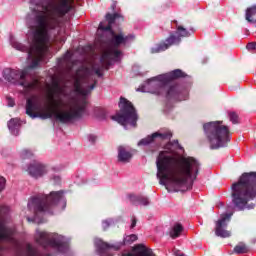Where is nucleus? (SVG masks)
<instances>
[{"instance_id": "nucleus-9", "label": "nucleus", "mask_w": 256, "mask_h": 256, "mask_svg": "<svg viewBox=\"0 0 256 256\" xmlns=\"http://www.w3.org/2000/svg\"><path fill=\"white\" fill-rule=\"evenodd\" d=\"M2 77L11 85H20L27 93L39 89V80L32 79L31 74H29V68H4Z\"/></svg>"}, {"instance_id": "nucleus-1", "label": "nucleus", "mask_w": 256, "mask_h": 256, "mask_svg": "<svg viewBox=\"0 0 256 256\" xmlns=\"http://www.w3.org/2000/svg\"><path fill=\"white\" fill-rule=\"evenodd\" d=\"M95 75L101 77V67L95 64L88 66L82 64L74 74L71 75L69 82L64 84L53 81L48 95V101L39 97L32 96L27 99L26 113L32 119H55L60 123H73L81 119L85 113L89 95L97 85Z\"/></svg>"}, {"instance_id": "nucleus-2", "label": "nucleus", "mask_w": 256, "mask_h": 256, "mask_svg": "<svg viewBox=\"0 0 256 256\" xmlns=\"http://www.w3.org/2000/svg\"><path fill=\"white\" fill-rule=\"evenodd\" d=\"M63 8H56L54 4L45 6L44 11H33L28 16L26 43L21 42L19 36L9 35V45L15 51L27 53L30 69L47 63V54L51 39L61 35L65 27V17H61Z\"/></svg>"}, {"instance_id": "nucleus-27", "label": "nucleus", "mask_w": 256, "mask_h": 256, "mask_svg": "<svg viewBox=\"0 0 256 256\" xmlns=\"http://www.w3.org/2000/svg\"><path fill=\"white\" fill-rule=\"evenodd\" d=\"M135 241H137V235H128L124 238V245H131V243H135Z\"/></svg>"}, {"instance_id": "nucleus-4", "label": "nucleus", "mask_w": 256, "mask_h": 256, "mask_svg": "<svg viewBox=\"0 0 256 256\" xmlns=\"http://www.w3.org/2000/svg\"><path fill=\"white\" fill-rule=\"evenodd\" d=\"M119 17H121L119 13L106 14L108 25L105 26V24L101 22L97 30L96 43H100L102 47H106L100 58V63H102L106 69H109V66H111L113 62L121 61V57H123V53L117 49V47L127 45L129 39L134 38L132 35L124 36L123 33L115 34L111 31V26L115 23V19H119Z\"/></svg>"}, {"instance_id": "nucleus-22", "label": "nucleus", "mask_w": 256, "mask_h": 256, "mask_svg": "<svg viewBox=\"0 0 256 256\" xmlns=\"http://www.w3.org/2000/svg\"><path fill=\"white\" fill-rule=\"evenodd\" d=\"M130 201L133 203V205H143L144 207H147L149 205V198L145 196H137V195H130Z\"/></svg>"}, {"instance_id": "nucleus-10", "label": "nucleus", "mask_w": 256, "mask_h": 256, "mask_svg": "<svg viewBox=\"0 0 256 256\" xmlns=\"http://www.w3.org/2000/svg\"><path fill=\"white\" fill-rule=\"evenodd\" d=\"M120 112L112 116L113 121H117L124 129H129V127H137V112L133 104L127 99L121 97L119 102Z\"/></svg>"}, {"instance_id": "nucleus-33", "label": "nucleus", "mask_w": 256, "mask_h": 256, "mask_svg": "<svg viewBox=\"0 0 256 256\" xmlns=\"http://www.w3.org/2000/svg\"><path fill=\"white\" fill-rule=\"evenodd\" d=\"M136 226H137V218L132 217L130 229H135Z\"/></svg>"}, {"instance_id": "nucleus-38", "label": "nucleus", "mask_w": 256, "mask_h": 256, "mask_svg": "<svg viewBox=\"0 0 256 256\" xmlns=\"http://www.w3.org/2000/svg\"><path fill=\"white\" fill-rule=\"evenodd\" d=\"M27 220H28V221H31V218L28 217Z\"/></svg>"}, {"instance_id": "nucleus-23", "label": "nucleus", "mask_w": 256, "mask_h": 256, "mask_svg": "<svg viewBox=\"0 0 256 256\" xmlns=\"http://www.w3.org/2000/svg\"><path fill=\"white\" fill-rule=\"evenodd\" d=\"M182 231H183V226L180 223H176L170 230V237L172 239H177V237H179V235H181Z\"/></svg>"}, {"instance_id": "nucleus-28", "label": "nucleus", "mask_w": 256, "mask_h": 256, "mask_svg": "<svg viewBox=\"0 0 256 256\" xmlns=\"http://www.w3.org/2000/svg\"><path fill=\"white\" fill-rule=\"evenodd\" d=\"M229 119L232 123H237L239 116H237V113H235V112H230Z\"/></svg>"}, {"instance_id": "nucleus-24", "label": "nucleus", "mask_w": 256, "mask_h": 256, "mask_svg": "<svg viewBox=\"0 0 256 256\" xmlns=\"http://www.w3.org/2000/svg\"><path fill=\"white\" fill-rule=\"evenodd\" d=\"M249 251V248L245 243L240 242L234 247V253H237L238 255H241L242 253H247Z\"/></svg>"}, {"instance_id": "nucleus-31", "label": "nucleus", "mask_w": 256, "mask_h": 256, "mask_svg": "<svg viewBox=\"0 0 256 256\" xmlns=\"http://www.w3.org/2000/svg\"><path fill=\"white\" fill-rule=\"evenodd\" d=\"M5 183H6L5 178L0 176V193H1V191L5 190Z\"/></svg>"}, {"instance_id": "nucleus-26", "label": "nucleus", "mask_w": 256, "mask_h": 256, "mask_svg": "<svg viewBox=\"0 0 256 256\" xmlns=\"http://www.w3.org/2000/svg\"><path fill=\"white\" fill-rule=\"evenodd\" d=\"M33 155H34V153L29 149H23L20 152V157L22 159H31V157H33Z\"/></svg>"}, {"instance_id": "nucleus-29", "label": "nucleus", "mask_w": 256, "mask_h": 256, "mask_svg": "<svg viewBox=\"0 0 256 256\" xmlns=\"http://www.w3.org/2000/svg\"><path fill=\"white\" fill-rule=\"evenodd\" d=\"M113 224V220L109 219V220H104L102 222V227L103 229H107L109 226H111Z\"/></svg>"}, {"instance_id": "nucleus-25", "label": "nucleus", "mask_w": 256, "mask_h": 256, "mask_svg": "<svg viewBox=\"0 0 256 256\" xmlns=\"http://www.w3.org/2000/svg\"><path fill=\"white\" fill-rule=\"evenodd\" d=\"M253 15H256V6L247 8V10H246V21H248V23H255V21L253 19H251V17H253Z\"/></svg>"}, {"instance_id": "nucleus-37", "label": "nucleus", "mask_w": 256, "mask_h": 256, "mask_svg": "<svg viewBox=\"0 0 256 256\" xmlns=\"http://www.w3.org/2000/svg\"><path fill=\"white\" fill-rule=\"evenodd\" d=\"M174 143H176V145H179V141H177V140H176V141H174Z\"/></svg>"}, {"instance_id": "nucleus-8", "label": "nucleus", "mask_w": 256, "mask_h": 256, "mask_svg": "<svg viewBox=\"0 0 256 256\" xmlns=\"http://www.w3.org/2000/svg\"><path fill=\"white\" fill-rule=\"evenodd\" d=\"M180 77H187V74L181 71V69H176L172 72L148 79L137 91L151 93L152 95H163V91L169 87V83L172 82L173 79H179Z\"/></svg>"}, {"instance_id": "nucleus-34", "label": "nucleus", "mask_w": 256, "mask_h": 256, "mask_svg": "<svg viewBox=\"0 0 256 256\" xmlns=\"http://www.w3.org/2000/svg\"><path fill=\"white\" fill-rule=\"evenodd\" d=\"M8 107H15V100L7 98Z\"/></svg>"}, {"instance_id": "nucleus-12", "label": "nucleus", "mask_w": 256, "mask_h": 256, "mask_svg": "<svg viewBox=\"0 0 256 256\" xmlns=\"http://www.w3.org/2000/svg\"><path fill=\"white\" fill-rule=\"evenodd\" d=\"M191 34L183 26H178L175 34L171 35L165 42L156 44L151 48V53H161L167 51L171 45H179L181 37H189Z\"/></svg>"}, {"instance_id": "nucleus-5", "label": "nucleus", "mask_w": 256, "mask_h": 256, "mask_svg": "<svg viewBox=\"0 0 256 256\" xmlns=\"http://www.w3.org/2000/svg\"><path fill=\"white\" fill-rule=\"evenodd\" d=\"M231 189L232 203L237 211L255 209V204L249 201L256 199V172L243 173Z\"/></svg>"}, {"instance_id": "nucleus-13", "label": "nucleus", "mask_w": 256, "mask_h": 256, "mask_svg": "<svg viewBox=\"0 0 256 256\" xmlns=\"http://www.w3.org/2000/svg\"><path fill=\"white\" fill-rule=\"evenodd\" d=\"M171 137H173V134L171 133V131H158L140 140L138 142V147H141V145L143 146L153 145V144L161 145L163 141H169Z\"/></svg>"}, {"instance_id": "nucleus-14", "label": "nucleus", "mask_w": 256, "mask_h": 256, "mask_svg": "<svg viewBox=\"0 0 256 256\" xmlns=\"http://www.w3.org/2000/svg\"><path fill=\"white\" fill-rule=\"evenodd\" d=\"M94 245L99 256H115V254H113V251H119V249H121V245L123 244H109L107 242H103V240L99 238H96L94 241Z\"/></svg>"}, {"instance_id": "nucleus-36", "label": "nucleus", "mask_w": 256, "mask_h": 256, "mask_svg": "<svg viewBox=\"0 0 256 256\" xmlns=\"http://www.w3.org/2000/svg\"><path fill=\"white\" fill-rule=\"evenodd\" d=\"M175 255L176 256H186L185 254H183L181 251H179V250H177L176 252H175Z\"/></svg>"}, {"instance_id": "nucleus-18", "label": "nucleus", "mask_w": 256, "mask_h": 256, "mask_svg": "<svg viewBox=\"0 0 256 256\" xmlns=\"http://www.w3.org/2000/svg\"><path fill=\"white\" fill-rule=\"evenodd\" d=\"M121 256H155L145 245L138 244L131 251H124Z\"/></svg>"}, {"instance_id": "nucleus-6", "label": "nucleus", "mask_w": 256, "mask_h": 256, "mask_svg": "<svg viewBox=\"0 0 256 256\" xmlns=\"http://www.w3.org/2000/svg\"><path fill=\"white\" fill-rule=\"evenodd\" d=\"M54 207L61 211L67 207L63 190L50 192L49 195L40 194L28 201V211L34 213V219L37 218L38 213H53Z\"/></svg>"}, {"instance_id": "nucleus-7", "label": "nucleus", "mask_w": 256, "mask_h": 256, "mask_svg": "<svg viewBox=\"0 0 256 256\" xmlns=\"http://www.w3.org/2000/svg\"><path fill=\"white\" fill-rule=\"evenodd\" d=\"M203 129L210 149H221L229 145L231 132L229 126L223 124V121L208 122L204 124Z\"/></svg>"}, {"instance_id": "nucleus-35", "label": "nucleus", "mask_w": 256, "mask_h": 256, "mask_svg": "<svg viewBox=\"0 0 256 256\" xmlns=\"http://www.w3.org/2000/svg\"><path fill=\"white\" fill-rule=\"evenodd\" d=\"M54 182L56 183V184H59V183H61V177H59V176H54Z\"/></svg>"}, {"instance_id": "nucleus-15", "label": "nucleus", "mask_w": 256, "mask_h": 256, "mask_svg": "<svg viewBox=\"0 0 256 256\" xmlns=\"http://www.w3.org/2000/svg\"><path fill=\"white\" fill-rule=\"evenodd\" d=\"M233 213H225L220 216V219L216 222L215 235L226 239L231 237V231L227 230V224L231 221Z\"/></svg>"}, {"instance_id": "nucleus-20", "label": "nucleus", "mask_w": 256, "mask_h": 256, "mask_svg": "<svg viewBox=\"0 0 256 256\" xmlns=\"http://www.w3.org/2000/svg\"><path fill=\"white\" fill-rule=\"evenodd\" d=\"M19 127H21V120L19 118L11 119L8 122V129L12 135H19Z\"/></svg>"}, {"instance_id": "nucleus-32", "label": "nucleus", "mask_w": 256, "mask_h": 256, "mask_svg": "<svg viewBox=\"0 0 256 256\" xmlns=\"http://www.w3.org/2000/svg\"><path fill=\"white\" fill-rule=\"evenodd\" d=\"M88 141L90 143H95V141H97V136L95 134L88 135Z\"/></svg>"}, {"instance_id": "nucleus-3", "label": "nucleus", "mask_w": 256, "mask_h": 256, "mask_svg": "<svg viewBox=\"0 0 256 256\" xmlns=\"http://www.w3.org/2000/svg\"><path fill=\"white\" fill-rule=\"evenodd\" d=\"M200 165L199 160L191 156L175 159L173 153L163 151L156 160V177L160 185H165L168 191H189L199 175Z\"/></svg>"}, {"instance_id": "nucleus-17", "label": "nucleus", "mask_w": 256, "mask_h": 256, "mask_svg": "<svg viewBox=\"0 0 256 256\" xmlns=\"http://www.w3.org/2000/svg\"><path fill=\"white\" fill-rule=\"evenodd\" d=\"M27 172L30 177L34 179H39V177H43V175H47V166L43 163L34 161L29 164L27 168Z\"/></svg>"}, {"instance_id": "nucleus-16", "label": "nucleus", "mask_w": 256, "mask_h": 256, "mask_svg": "<svg viewBox=\"0 0 256 256\" xmlns=\"http://www.w3.org/2000/svg\"><path fill=\"white\" fill-rule=\"evenodd\" d=\"M189 97V91L187 89H181L177 84L169 86L166 92L167 99H174V101H185Z\"/></svg>"}, {"instance_id": "nucleus-30", "label": "nucleus", "mask_w": 256, "mask_h": 256, "mask_svg": "<svg viewBox=\"0 0 256 256\" xmlns=\"http://www.w3.org/2000/svg\"><path fill=\"white\" fill-rule=\"evenodd\" d=\"M246 48L248 49V51H256V42L248 43Z\"/></svg>"}, {"instance_id": "nucleus-21", "label": "nucleus", "mask_w": 256, "mask_h": 256, "mask_svg": "<svg viewBox=\"0 0 256 256\" xmlns=\"http://www.w3.org/2000/svg\"><path fill=\"white\" fill-rule=\"evenodd\" d=\"M59 65L61 67H63V65H66L69 71H73V69H75V63H71V52L67 51L66 55L60 58Z\"/></svg>"}, {"instance_id": "nucleus-11", "label": "nucleus", "mask_w": 256, "mask_h": 256, "mask_svg": "<svg viewBox=\"0 0 256 256\" xmlns=\"http://www.w3.org/2000/svg\"><path fill=\"white\" fill-rule=\"evenodd\" d=\"M30 5L34 7H41V9H33V11H45V7H49V5H54L57 9H62L61 17H64L73 9V5H71V0H28Z\"/></svg>"}, {"instance_id": "nucleus-39", "label": "nucleus", "mask_w": 256, "mask_h": 256, "mask_svg": "<svg viewBox=\"0 0 256 256\" xmlns=\"http://www.w3.org/2000/svg\"><path fill=\"white\" fill-rule=\"evenodd\" d=\"M254 23H256V20H254Z\"/></svg>"}, {"instance_id": "nucleus-19", "label": "nucleus", "mask_w": 256, "mask_h": 256, "mask_svg": "<svg viewBox=\"0 0 256 256\" xmlns=\"http://www.w3.org/2000/svg\"><path fill=\"white\" fill-rule=\"evenodd\" d=\"M133 157V154L127 148L120 146L118 148V161L120 163H129Z\"/></svg>"}]
</instances>
